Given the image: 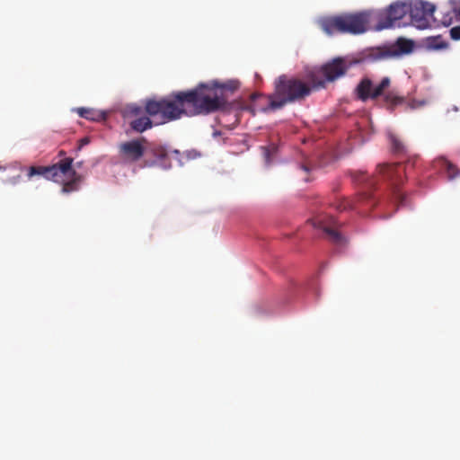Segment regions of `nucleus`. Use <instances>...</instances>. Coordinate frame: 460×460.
Wrapping results in <instances>:
<instances>
[{"instance_id":"obj_15","label":"nucleus","mask_w":460,"mask_h":460,"mask_svg":"<svg viewBox=\"0 0 460 460\" xmlns=\"http://www.w3.org/2000/svg\"><path fill=\"white\" fill-rule=\"evenodd\" d=\"M434 167L440 170H445L447 173L448 180L455 179L458 174L456 166L444 157H439L435 160Z\"/></svg>"},{"instance_id":"obj_3","label":"nucleus","mask_w":460,"mask_h":460,"mask_svg":"<svg viewBox=\"0 0 460 460\" xmlns=\"http://www.w3.org/2000/svg\"><path fill=\"white\" fill-rule=\"evenodd\" d=\"M390 85L391 79L388 76L383 77L378 84H375L368 76H364L357 84L354 93L358 100L364 102L382 97L385 106L393 110L403 102V98L396 92L390 91Z\"/></svg>"},{"instance_id":"obj_4","label":"nucleus","mask_w":460,"mask_h":460,"mask_svg":"<svg viewBox=\"0 0 460 460\" xmlns=\"http://www.w3.org/2000/svg\"><path fill=\"white\" fill-rule=\"evenodd\" d=\"M369 23V14L366 12L342 13L340 15L323 18L320 21L321 29L327 34H361L367 31Z\"/></svg>"},{"instance_id":"obj_13","label":"nucleus","mask_w":460,"mask_h":460,"mask_svg":"<svg viewBox=\"0 0 460 460\" xmlns=\"http://www.w3.org/2000/svg\"><path fill=\"white\" fill-rule=\"evenodd\" d=\"M77 114L81 118H84L93 121H102L107 118V114L105 111L91 109V108H77Z\"/></svg>"},{"instance_id":"obj_5","label":"nucleus","mask_w":460,"mask_h":460,"mask_svg":"<svg viewBox=\"0 0 460 460\" xmlns=\"http://www.w3.org/2000/svg\"><path fill=\"white\" fill-rule=\"evenodd\" d=\"M378 176H368L364 172L355 173L354 180L358 183H364L367 188H373L377 182V178L389 181L393 191V199L396 204H402L404 200L403 194L398 187L402 182V173L404 168L400 164H383L377 167Z\"/></svg>"},{"instance_id":"obj_12","label":"nucleus","mask_w":460,"mask_h":460,"mask_svg":"<svg viewBox=\"0 0 460 460\" xmlns=\"http://www.w3.org/2000/svg\"><path fill=\"white\" fill-rule=\"evenodd\" d=\"M414 48V41L405 38H399L386 49V55L389 57H399L410 54Z\"/></svg>"},{"instance_id":"obj_20","label":"nucleus","mask_w":460,"mask_h":460,"mask_svg":"<svg viewBox=\"0 0 460 460\" xmlns=\"http://www.w3.org/2000/svg\"><path fill=\"white\" fill-rule=\"evenodd\" d=\"M450 36L455 40H460V25L453 27L450 30Z\"/></svg>"},{"instance_id":"obj_1","label":"nucleus","mask_w":460,"mask_h":460,"mask_svg":"<svg viewBox=\"0 0 460 460\" xmlns=\"http://www.w3.org/2000/svg\"><path fill=\"white\" fill-rule=\"evenodd\" d=\"M239 88V82L230 80L225 83L213 82L199 84L188 91L173 92L159 100L146 102V112L160 119V123L180 119L183 116L208 115L226 107L225 92L234 93Z\"/></svg>"},{"instance_id":"obj_14","label":"nucleus","mask_w":460,"mask_h":460,"mask_svg":"<svg viewBox=\"0 0 460 460\" xmlns=\"http://www.w3.org/2000/svg\"><path fill=\"white\" fill-rule=\"evenodd\" d=\"M63 176H71L72 179L65 181L62 187V192L69 193L72 191H75L79 189V184L81 182V176L76 173V172L73 169V171L68 172L66 174H61V178Z\"/></svg>"},{"instance_id":"obj_17","label":"nucleus","mask_w":460,"mask_h":460,"mask_svg":"<svg viewBox=\"0 0 460 460\" xmlns=\"http://www.w3.org/2000/svg\"><path fill=\"white\" fill-rule=\"evenodd\" d=\"M424 47L428 50H441L448 47V43L444 40L442 36L429 37L424 41Z\"/></svg>"},{"instance_id":"obj_26","label":"nucleus","mask_w":460,"mask_h":460,"mask_svg":"<svg viewBox=\"0 0 460 460\" xmlns=\"http://www.w3.org/2000/svg\"><path fill=\"white\" fill-rule=\"evenodd\" d=\"M302 168H303L305 172H307V171L309 170V168H308V166H307V165H302Z\"/></svg>"},{"instance_id":"obj_9","label":"nucleus","mask_w":460,"mask_h":460,"mask_svg":"<svg viewBox=\"0 0 460 460\" xmlns=\"http://www.w3.org/2000/svg\"><path fill=\"white\" fill-rule=\"evenodd\" d=\"M408 10V4L405 3L395 2L391 4L389 7L377 13L376 30L381 31L393 27L395 22L406 15Z\"/></svg>"},{"instance_id":"obj_8","label":"nucleus","mask_w":460,"mask_h":460,"mask_svg":"<svg viewBox=\"0 0 460 460\" xmlns=\"http://www.w3.org/2000/svg\"><path fill=\"white\" fill-rule=\"evenodd\" d=\"M411 23L418 29H426L430 25V19L435 12V5L421 0H416L409 5Z\"/></svg>"},{"instance_id":"obj_19","label":"nucleus","mask_w":460,"mask_h":460,"mask_svg":"<svg viewBox=\"0 0 460 460\" xmlns=\"http://www.w3.org/2000/svg\"><path fill=\"white\" fill-rule=\"evenodd\" d=\"M127 113L131 116L138 117L143 113L142 108L137 105H129L126 110Z\"/></svg>"},{"instance_id":"obj_21","label":"nucleus","mask_w":460,"mask_h":460,"mask_svg":"<svg viewBox=\"0 0 460 460\" xmlns=\"http://www.w3.org/2000/svg\"><path fill=\"white\" fill-rule=\"evenodd\" d=\"M155 155L158 158L163 159V158H164L166 156V152L163 148H158V149L155 150Z\"/></svg>"},{"instance_id":"obj_7","label":"nucleus","mask_w":460,"mask_h":460,"mask_svg":"<svg viewBox=\"0 0 460 460\" xmlns=\"http://www.w3.org/2000/svg\"><path fill=\"white\" fill-rule=\"evenodd\" d=\"M73 158L66 157L52 165L31 166L27 170V179L31 181L34 177H43L46 180H51L58 182L61 181V174H66L68 172L73 171Z\"/></svg>"},{"instance_id":"obj_18","label":"nucleus","mask_w":460,"mask_h":460,"mask_svg":"<svg viewBox=\"0 0 460 460\" xmlns=\"http://www.w3.org/2000/svg\"><path fill=\"white\" fill-rule=\"evenodd\" d=\"M392 147L394 152L395 153H402L405 151V147L403 144L397 138L393 137L392 138Z\"/></svg>"},{"instance_id":"obj_24","label":"nucleus","mask_w":460,"mask_h":460,"mask_svg":"<svg viewBox=\"0 0 460 460\" xmlns=\"http://www.w3.org/2000/svg\"><path fill=\"white\" fill-rule=\"evenodd\" d=\"M455 13L456 16L460 19V7L458 9H455Z\"/></svg>"},{"instance_id":"obj_23","label":"nucleus","mask_w":460,"mask_h":460,"mask_svg":"<svg viewBox=\"0 0 460 460\" xmlns=\"http://www.w3.org/2000/svg\"><path fill=\"white\" fill-rule=\"evenodd\" d=\"M20 178H21V177H20V175H18L17 177L13 178V179L11 180V182H12L13 184H15V183H17V182L19 181Z\"/></svg>"},{"instance_id":"obj_6","label":"nucleus","mask_w":460,"mask_h":460,"mask_svg":"<svg viewBox=\"0 0 460 460\" xmlns=\"http://www.w3.org/2000/svg\"><path fill=\"white\" fill-rule=\"evenodd\" d=\"M348 68L346 61L341 58H337L322 66L318 73H311L309 81L314 89L324 88L326 82H333L344 75Z\"/></svg>"},{"instance_id":"obj_2","label":"nucleus","mask_w":460,"mask_h":460,"mask_svg":"<svg viewBox=\"0 0 460 460\" xmlns=\"http://www.w3.org/2000/svg\"><path fill=\"white\" fill-rule=\"evenodd\" d=\"M313 86L295 77L279 75L274 82V92L269 95L270 103L264 111H275L286 104L303 100L311 93Z\"/></svg>"},{"instance_id":"obj_25","label":"nucleus","mask_w":460,"mask_h":460,"mask_svg":"<svg viewBox=\"0 0 460 460\" xmlns=\"http://www.w3.org/2000/svg\"><path fill=\"white\" fill-rule=\"evenodd\" d=\"M88 142H89V141H88V139H87V138H83V139H81V143H82V145L88 144Z\"/></svg>"},{"instance_id":"obj_16","label":"nucleus","mask_w":460,"mask_h":460,"mask_svg":"<svg viewBox=\"0 0 460 460\" xmlns=\"http://www.w3.org/2000/svg\"><path fill=\"white\" fill-rule=\"evenodd\" d=\"M131 128L138 133H142L145 130L153 127V122L147 116H140L130 121Z\"/></svg>"},{"instance_id":"obj_22","label":"nucleus","mask_w":460,"mask_h":460,"mask_svg":"<svg viewBox=\"0 0 460 460\" xmlns=\"http://www.w3.org/2000/svg\"><path fill=\"white\" fill-rule=\"evenodd\" d=\"M349 204L348 203H341L338 206V209L340 210H343V209H347L349 208Z\"/></svg>"},{"instance_id":"obj_11","label":"nucleus","mask_w":460,"mask_h":460,"mask_svg":"<svg viewBox=\"0 0 460 460\" xmlns=\"http://www.w3.org/2000/svg\"><path fill=\"white\" fill-rule=\"evenodd\" d=\"M145 137L123 142L119 146V153L122 159L129 163H135L141 159L145 154Z\"/></svg>"},{"instance_id":"obj_10","label":"nucleus","mask_w":460,"mask_h":460,"mask_svg":"<svg viewBox=\"0 0 460 460\" xmlns=\"http://www.w3.org/2000/svg\"><path fill=\"white\" fill-rule=\"evenodd\" d=\"M310 221L313 226L322 230L325 237L332 243L335 244H341L344 243L343 236L338 231L340 225L333 217L320 214Z\"/></svg>"}]
</instances>
